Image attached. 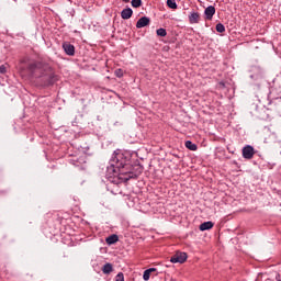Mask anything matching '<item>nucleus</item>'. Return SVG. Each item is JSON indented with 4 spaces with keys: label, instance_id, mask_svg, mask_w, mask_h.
I'll list each match as a JSON object with an SVG mask.
<instances>
[{
    "label": "nucleus",
    "instance_id": "12",
    "mask_svg": "<svg viewBox=\"0 0 281 281\" xmlns=\"http://www.w3.org/2000/svg\"><path fill=\"white\" fill-rule=\"evenodd\" d=\"M102 272L105 274V276H109V273H112L113 272V265L111 263H105L103 267H102Z\"/></svg>",
    "mask_w": 281,
    "mask_h": 281
},
{
    "label": "nucleus",
    "instance_id": "17",
    "mask_svg": "<svg viewBox=\"0 0 281 281\" xmlns=\"http://www.w3.org/2000/svg\"><path fill=\"white\" fill-rule=\"evenodd\" d=\"M215 30L220 34H223V32H225V25H223V23H217L216 26H215Z\"/></svg>",
    "mask_w": 281,
    "mask_h": 281
},
{
    "label": "nucleus",
    "instance_id": "14",
    "mask_svg": "<svg viewBox=\"0 0 281 281\" xmlns=\"http://www.w3.org/2000/svg\"><path fill=\"white\" fill-rule=\"evenodd\" d=\"M68 161L72 166H80V164H82V159H80L78 157L70 158Z\"/></svg>",
    "mask_w": 281,
    "mask_h": 281
},
{
    "label": "nucleus",
    "instance_id": "22",
    "mask_svg": "<svg viewBox=\"0 0 281 281\" xmlns=\"http://www.w3.org/2000/svg\"><path fill=\"white\" fill-rule=\"evenodd\" d=\"M8 71V67L5 65L0 66V74H5Z\"/></svg>",
    "mask_w": 281,
    "mask_h": 281
},
{
    "label": "nucleus",
    "instance_id": "8",
    "mask_svg": "<svg viewBox=\"0 0 281 281\" xmlns=\"http://www.w3.org/2000/svg\"><path fill=\"white\" fill-rule=\"evenodd\" d=\"M147 25H150V18L148 16H142L136 22L137 30H142V27H147Z\"/></svg>",
    "mask_w": 281,
    "mask_h": 281
},
{
    "label": "nucleus",
    "instance_id": "9",
    "mask_svg": "<svg viewBox=\"0 0 281 281\" xmlns=\"http://www.w3.org/2000/svg\"><path fill=\"white\" fill-rule=\"evenodd\" d=\"M131 16H133V9L131 8H125L121 11V18L124 21H128V19H131Z\"/></svg>",
    "mask_w": 281,
    "mask_h": 281
},
{
    "label": "nucleus",
    "instance_id": "1",
    "mask_svg": "<svg viewBox=\"0 0 281 281\" xmlns=\"http://www.w3.org/2000/svg\"><path fill=\"white\" fill-rule=\"evenodd\" d=\"M131 153L121 149L114 150L110 166L106 168V176L111 179L117 177L121 183H126L131 179H138L142 172H144V166L131 164Z\"/></svg>",
    "mask_w": 281,
    "mask_h": 281
},
{
    "label": "nucleus",
    "instance_id": "3",
    "mask_svg": "<svg viewBox=\"0 0 281 281\" xmlns=\"http://www.w3.org/2000/svg\"><path fill=\"white\" fill-rule=\"evenodd\" d=\"M186 260H188V254L179 251L170 258V262H172L173 265H177V262H179V265H183Z\"/></svg>",
    "mask_w": 281,
    "mask_h": 281
},
{
    "label": "nucleus",
    "instance_id": "23",
    "mask_svg": "<svg viewBox=\"0 0 281 281\" xmlns=\"http://www.w3.org/2000/svg\"><path fill=\"white\" fill-rule=\"evenodd\" d=\"M147 271H150V273H154V271H157V268H149Z\"/></svg>",
    "mask_w": 281,
    "mask_h": 281
},
{
    "label": "nucleus",
    "instance_id": "2",
    "mask_svg": "<svg viewBox=\"0 0 281 281\" xmlns=\"http://www.w3.org/2000/svg\"><path fill=\"white\" fill-rule=\"evenodd\" d=\"M22 69L32 78H40L43 87H54L60 80L54 68L43 60L24 59Z\"/></svg>",
    "mask_w": 281,
    "mask_h": 281
},
{
    "label": "nucleus",
    "instance_id": "5",
    "mask_svg": "<svg viewBox=\"0 0 281 281\" xmlns=\"http://www.w3.org/2000/svg\"><path fill=\"white\" fill-rule=\"evenodd\" d=\"M189 23L191 25H196L198 23H201V13L196 11H192L189 14Z\"/></svg>",
    "mask_w": 281,
    "mask_h": 281
},
{
    "label": "nucleus",
    "instance_id": "13",
    "mask_svg": "<svg viewBox=\"0 0 281 281\" xmlns=\"http://www.w3.org/2000/svg\"><path fill=\"white\" fill-rule=\"evenodd\" d=\"M186 148H188L189 150H198L199 146H196V144L192 143V140H187L184 143Z\"/></svg>",
    "mask_w": 281,
    "mask_h": 281
},
{
    "label": "nucleus",
    "instance_id": "19",
    "mask_svg": "<svg viewBox=\"0 0 281 281\" xmlns=\"http://www.w3.org/2000/svg\"><path fill=\"white\" fill-rule=\"evenodd\" d=\"M143 280L148 281L150 280V270H145L143 273Z\"/></svg>",
    "mask_w": 281,
    "mask_h": 281
},
{
    "label": "nucleus",
    "instance_id": "18",
    "mask_svg": "<svg viewBox=\"0 0 281 281\" xmlns=\"http://www.w3.org/2000/svg\"><path fill=\"white\" fill-rule=\"evenodd\" d=\"M132 8H142V0H132Z\"/></svg>",
    "mask_w": 281,
    "mask_h": 281
},
{
    "label": "nucleus",
    "instance_id": "11",
    "mask_svg": "<svg viewBox=\"0 0 281 281\" xmlns=\"http://www.w3.org/2000/svg\"><path fill=\"white\" fill-rule=\"evenodd\" d=\"M117 240H120V237L115 234L110 235L109 237L105 238L106 245H115V243H117Z\"/></svg>",
    "mask_w": 281,
    "mask_h": 281
},
{
    "label": "nucleus",
    "instance_id": "25",
    "mask_svg": "<svg viewBox=\"0 0 281 281\" xmlns=\"http://www.w3.org/2000/svg\"><path fill=\"white\" fill-rule=\"evenodd\" d=\"M123 3H131V0H122Z\"/></svg>",
    "mask_w": 281,
    "mask_h": 281
},
{
    "label": "nucleus",
    "instance_id": "6",
    "mask_svg": "<svg viewBox=\"0 0 281 281\" xmlns=\"http://www.w3.org/2000/svg\"><path fill=\"white\" fill-rule=\"evenodd\" d=\"M63 49L67 56H75L76 55V46L74 44L65 42L63 44Z\"/></svg>",
    "mask_w": 281,
    "mask_h": 281
},
{
    "label": "nucleus",
    "instance_id": "10",
    "mask_svg": "<svg viewBox=\"0 0 281 281\" xmlns=\"http://www.w3.org/2000/svg\"><path fill=\"white\" fill-rule=\"evenodd\" d=\"M212 227H214L213 222H204L200 225L199 229L200 232H207V229H212Z\"/></svg>",
    "mask_w": 281,
    "mask_h": 281
},
{
    "label": "nucleus",
    "instance_id": "16",
    "mask_svg": "<svg viewBox=\"0 0 281 281\" xmlns=\"http://www.w3.org/2000/svg\"><path fill=\"white\" fill-rule=\"evenodd\" d=\"M156 34H157V36H161V37L168 36V32L164 27L158 29L156 31Z\"/></svg>",
    "mask_w": 281,
    "mask_h": 281
},
{
    "label": "nucleus",
    "instance_id": "7",
    "mask_svg": "<svg viewBox=\"0 0 281 281\" xmlns=\"http://www.w3.org/2000/svg\"><path fill=\"white\" fill-rule=\"evenodd\" d=\"M214 14H216V8H214V5H209L204 10V16L206 21H212V19H214Z\"/></svg>",
    "mask_w": 281,
    "mask_h": 281
},
{
    "label": "nucleus",
    "instance_id": "20",
    "mask_svg": "<svg viewBox=\"0 0 281 281\" xmlns=\"http://www.w3.org/2000/svg\"><path fill=\"white\" fill-rule=\"evenodd\" d=\"M115 281H124V273L123 272H119L115 277Z\"/></svg>",
    "mask_w": 281,
    "mask_h": 281
},
{
    "label": "nucleus",
    "instance_id": "21",
    "mask_svg": "<svg viewBox=\"0 0 281 281\" xmlns=\"http://www.w3.org/2000/svg\"><path fill=\"white\" fill-rule=\"evenodd\" d=\"M115 76L116 78H122V76H124V72L122 71V69H117L115 70Z\"/></svg>",
    "mask_w": 281,
    "mask_h": 281
},
{
    "label": "nucleus",
    "instance_id": "15",
    "mask_svg": "<svg viewBox=\"0 0 281 281\" xmlns=\"http://www.w3.org/2000/svg\"><path fill=\"white\" fill-rule=\"evenodd\" d=\"M167 5L168 8H170L171 10H177L178 5H177V0H167Z\"/></svg>",
    "mask_w": 281,
    "mask_h": 281
},
{
    "label": "nucleus",
    "instance_id": "4",
    "mask_svg": "<svg viewBox=\"0 0 281 281\" xmlns=\"http://www.w3.org/2000/svg\"><path fill=\"white\" fill-rule=\"evenodd\" d=\"M241 155L244 159H254V155H256V150L254 149V146L246 145L241 150Z\"/></svg>",
    "mask_w": 281,
    "mask_h": 281
},
{
    "label": "nucleus",
    "instance_id": "24",
    "mask_svg": "<svg viewBox=\"0 0 281 281\" xmlns=\"http://www.w3.org/2000/svg\"><path fill=\"white\" fill-rule=\"evenodd\" d=\"M276 280H277V281H281V274H277V276H276Z\"/></svg>",
    "mask_w": 281,
    "mask_h": 281
}]
</instances>
